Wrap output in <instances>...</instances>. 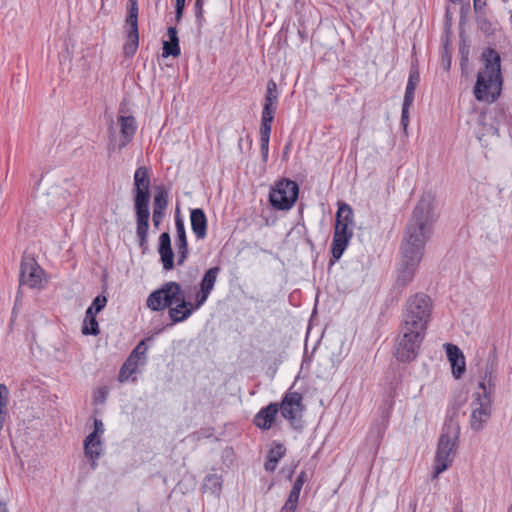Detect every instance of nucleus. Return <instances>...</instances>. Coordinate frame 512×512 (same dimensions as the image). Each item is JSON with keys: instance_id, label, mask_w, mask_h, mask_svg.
Segmentation results:
<instances>
[{"instance_id": "29", "label": "nucleus", "mask_w": 512, "mask_h": 512, "mask_svg": "<svg viewBox=\"0 0 512 512\" xmlns=\"http://www.w3.org/2000/svg\"><path fill=\"white\" fill-rule=\"evenodd\" d=\"M168 206V192L163 186H157L153 197V212L164 213Z\"/></svg>"}, {"instance_id": "37", "label": "nucleus", "mask_w": 512, "mask_h": 512, "mask_svg": "<svg viewBox=\"0 0 512 512\" xmlns=\"http://www.w3.org/2000/svg\"><path fill=\"white\" fill-rule=\"evenodd\" d=\"M298 506V502H295L287 498L285 504L281 508L280 512H295Z\"/></svg>"}, {"instance_id": "32", "label": "nucleus", "mask_w": 512, "mask_h": 512, "mask_svg": "<svg viewBox=\"0 0 512 512\" xmlns=\"http://www.w3.org/2000/svg\"><path fill=\"white\" fill-rule=\"evenodd\" d=\"M306 481H307V474L305 471H301L292 486V489L288 495V498L295 502H298L301 489Z\"/></svg>"}, {"instance_id": "35", "label": "nucleus", "mask_w": 512, "mask_h": 512, "mask_svg": "<svg viewBox=\"0 0 512 512\" xmlns=\"http://www.w3.org/2000/svg\"><path fill=\"white\" fill-rule=\"evenodd\" d=\"M186 0H176L175 4V21L180 23L183 17Z\"/></svg>"}, {"instance_id": "19", "label": "nucleus", "mask_w": 512, "mask_h": 512, "mask_svg": "<svg viewBox=\"0 0 512 512\" xmlns=\"http://www.w3.org/2000/svg\"><path fill=\"white\" fill-rule=\"evenodd\" d=\"M496 371L497 362L495 358H489L485 363L484 374L478 384L477 391H479L480 394L492 395L495 388Z\"/></svg>"}, {"instance_id": "22", "label": "nucleus", "mask_w": 512, "mask_h": 512, "mask_svg": "<svg viewBox=\"0 0 512 512\" xmlns=\"http://www.w3.org/2000/svg\"><path fill=\"white\" fill-rule=\"evenodd\" d=\"M278 411L279 405L277 403H270L266 407L260 409V411L255 415L254 424L262 430L270 429Z\"/></svg>"}, {"instance_id": "31", "label": "nucleus", "mask_w": 512, "mask_h": 512, "mask_svg": "<svg viewBox=\"0 0 512 512\" xmlns=\"http://www.w3.org/2000/svg\"><path fill=\"white\" fill-rule=\"evenodd\" d=\"M202 489L204 492H209L213 495L219 496L222 489V479L217 474H209L204 478Z\"/></svg>"}, {"instance_id": "8", "label": "nucleus", "mask_w": 512, "mask_h": 512, "mask_svg": "<svg viewBox=\"0 0 512 512\" xmlns=\"http://www.w3.org/2000/svg\"><path fill=\"white\" fill-rule=\"evenodd\" d=\"M426 333L418 332L414 329H407L401 326L398 339L395 344L394 356L398 361H413L420 350V346Z\"/></svg>"}, {"instance_id": "21", "label": "nucleus", "mask_w": 512, "mask_h": 512, "mask_svg": "<svg viewBox=\"0 0 512 512\" xmlns=\"http://www.w3.org/2000/svg\"><path fill=\"white\" fill-rule=\"evenodd\" d=\"M158 253L165 270L174 268V254L171 248V237L168 232H163L159 237Z\"/></svg>"}, {"instance_id": "20", "label": "nucleus", "mask_w": 512, "mask_h": 512, "mask_svg": "<svg viewBox=\"0 0 512 512\" xmlns=\"http://www.w3.org/2000/svg\"><path fill=\"white\" fill-rule=\"evenodd\" d=\"M446 354L452 368V374L456 379L462 377L466 370V362L463 352L454 344L447 343L444 345Z\"/></svg>"}, {"instance_id": "28", "label": "nucleus", "mask_w": 512, "mask_h": 512, "mask_svg": "<svg viewBox=\"0 0 512 512\" xmlns=\"http://www.w3.org/2000/svg\"><path fill=\"white\" fill-rule=\"evenodd\" d=\"M420 82V74L417 69H411L406 85L404 100L407 104L414 102V93Z\"/></svg>"}, {"instance_id": "44", "label": "nucleus", "mask_w": 512, "mask_h": 512, "mask_svg": "<svg viewBox=\"0 0 512 512\" xmlns=\"http://www.w3.org/2000/svg\"><path fill=\"white\" fill-rule=\"evenodd\" d=\"M99 398H102L104 400L105 395H99Z\"/></svg>"}, {"instance_id": "45", "label": "nucleus", "mask_w": 512, "mask_h": 512, "mask_svg": "<svg viewBox=\"0 0 512 512\" xmlns=\"http://www.w3.org/2000/svg\"><path fill=\"white\" fill-rule=\"evenodd\" d=\"M99 398H102L104 400L105 395H99Z\"/></svg>"}, {"instance_id": "38", "label": "nucleus", "mask_w": 512, "mask_h": 512, "mask_svg": "<svg viewBox=\"0 0 512 512\" xmlns=\"http://www.w3.org/2000/svg\"><path fill=\"white\" fill-rule=\"evenodd\" d=\"M104 424L100 419H94V430L90 434H95V436H100L104 434Z\"/></svg>"}, {"instance_id": "14", "label": "nucleus", "mask_w": 512, "mask_h": 512, "mask_svg": "<svg viewBox=\"0 0 512 512\" xmlns=\"http://www.w3.org/2000/svg\"><path fill=\"white\" fill-rule=\"evenodd\" d=\"M279 409L281 415L289 421L291 426L297 428V422L305 409L302 394L289 390L284 395Z\"/></svg>"}, {"instance_id": "42", "label": "nucleus", "mask_w": 512, "mask_h": 512, "mask_svg": "<svg viewBox=\"0 0 512 512\" xmlns=\"http://www.w3.org/2000/svg\"><path fill=\"white\" fill-rule=\"evenodd\" d=\"M381 437H382V434H381V432L379 431V432H378V439H379V438H381Z\"/></svg>"}, {"instance_id": "36", "label": "nucleus", "mask_w": 512, "mask_h": 512, "mask_svg": "<svg viewBox=\"0 0 512 512\" xmlns=\"http://www.w3.org/2000/svg\"><path fill=\"white\" fill-rule=\"evenodd\" d=\"M204 3H205V1L195 0L194 9H195V16H196L198 22H201V20L203 19Z\"/></svg>"}, {"instance_id": "39", "label": "nucleus", "mask_w": 512, "mask_h": 512, "mask_svg": "<svg viewBox=\"0 0 512 512\" xmlns=\"http://www.w3.org/2000/svg\"><path fill=\"white\" fill-rule=\"evenodd\" d=\"M164 216V213L152 212V222L156 229L159 228Z\"/></svg>"}, {"instance_id": "7", "label": "nucleus", "mask_w": 512, "mask_h": 512, "mask_svg": "<svg viewBox=\"0 0 512 512\" xmlns=\"http://www.w3.org/2000/svg\"><path fill=\"white\" fill-rule=\"evenodd\" d=\"M353 223V211L351 207L342 203L336 213V223L331 244V252L335 261L339 260L352 238V230L349 225Z\"/></svg>"}, {"instance_id": "12", "label": "nucleus", "mask_w": 512, "mask_h": 512, "mask_svg": "<svg viewBox=\"0 0 512 512\" xmlns=\"http://www.w3.org/2000/svg\"><path fill=\"white\" fill-rule=\"evenodd\" d=\"M138 0H128L127 15L125 25L127 27V40L123 47L125 56L132 57L136 53L139 45L138 31Z\"/></svg>"}, {"instance_id": "9", "label": "nucleus", "mask_w": 512, "mask_h": 512, "mask_svg": "<svg viewBox=\"0 0 512 512\" xmlns=\"http://www.w3.org/2000/svg\"><path fill=\"white\" fill-rule=\"evenodd\" d=\"M185 297L181 285L175 281L165 282L147 298L146 305L152 311H163Z\"/></svg>"}, {"instance_id": "1", "label": "nucleus", "mask_w": 512, "mask_h": 512, "mask_svg": "<svg viewBox=\"0 0 512 512\" xmlns=\"http://www.w3.org/2000/svg\"><path fill=\"white\" fill-rule=\"evenodd\" d=\"M436 220L434 197L431 193H424L413 210L401 242V260L394 284L399 293L412 282Z\"/></svg>"}, {"instance_id": "40", "label": "nucleus", "mask_w": 512, "mask_h": 512, "mask_svg": "<svg viewBox=\"0 0 512 512\" xmlns=\"http://www.w3.org/2000/svg\"><path fill=\"white\" fill-rule=\"evenodd\" d=\"M473 2H474V9H475V11L480 10L482 8V6L485 5V3H481L480 0H474Z\"/></svg>"}, {"instance_id": "24", "label": "nucleus", "mask_w": 512, "mask_h": 512, "mask_svg": "<svg viewBox=\"0 0 512 512\" xmlns=\"http://www.w3.org/2000/svg\"><path fill=\"white\" fill-rule=\"evenodd\" d=\"M118 123L120 125L121 133L119 149H122L133 139L137 126L133 116H120L118 118Z\"/></svg>"}, {"instance_id": "10", "label": "nucleus", "mask_w": 512, "mask_h": 512, "mask_svg": "<svg viewBox=\"0 0 512 512\" xmlns=\"http://www.w3.org/2000/svg\"><path fill=\"white\" fill-rule=\"evenodd\" d=\"M298 184L290 179L278 181L269 193V202L276 210H289L297 201Z\"/></svg>"}, {"instance_id": "25", "label": "nucleus", "mask_w": 512, "mask_h": 512, "mask_svg": "<svg viewBox=\"0 0 512 512\" xmlns=\"http://www.w3.org/2000/svg\"><path fill=\"white\" fill-rule=\"evenodd\" d=\"M167 35L169 40L163 41L162 56L163 57H178L181 53L179 38L177 35V29L174 26H170L167 29Z\"/></svg>"}, {"instance_id": "15", "label": "nucleus", "mask_w": 512, "mask_h": 512, "mask_svg": "<svg viewBox=\"0 0 512 512\" xmlns=\"http://www.w3.org/2000/svg\"><path fill=\"white\" fill-rule=\"evenodd\" d=\"M152 338H147L141 340L135 348L130 353L127 360L124 362L120 369L119 379L120 381L126 380L131 374L136 372V369L139 364H144L146 361V353L148 350V346L146 344L147 341H150Z\"/></svg>"}, {"instance_id": "2", "label": "nucleus", "mask_w": 512, "mask_h": 512, "mask_svg": "<svg viewBox=\"0 0 512 512\" xmlns=\"http://www.w3.org/2000/svg\"><path fill=\"white\" fill-rule=\"evenodd\" d=\"M132 189L136 220V236L142 250L148 248V232L150 220V172L145 166L136 169Z\"/></svg>"}, {"instance_id": "4", "label": "nucleus", "mask_w": 512, "mask_h": 512, "mask_svg": "<svg viewBox=\"0 0 512 512\" xmlns=\"http://www.w3.org/2000/svg\"><path fill=\"white\" fill-rule=\"evenodd\" d=\"M459 434L460 427L458 422L452 418L446 420L438 440L432 479L438 478L442 472L452 465L457 450Z\"/></svg>"}, {"instance_id": "26", "label": "nucleus", "mask_w": 512, "mask_h": 512, "mask_svg": "<svg viewBox=\"0 0 512 512\" xmlns=\"http://www.w3.org/2000/svg\"><path fill=\"white\" fill-rule=\"evenodd\" d=\"M286 447L280 442H274L273 446L269 449L264 468L267 472H274L279 461L285 456Z\"/></svg>"}, {"instance_id": "16", "label": "nucleus", "mask_w": 512, "mask_h": 512, "mask_svg": "<svg viewBox=\"0 0 512 512\" xmlns=\"http://www.w3.org/2000/svg\"><path fill=\"white\" fill-rule=\"evenodd\" d=\"M221 272L219 266H213L205 271L196 293L197 306H203L211 295Z\"/></svg>"}, {"instance_id": "11", "label": "nucleus", "mask_w": 512, "mask_h": 512, "mask_svg": "<svg viewBox=\"0 0 512 512\" xmlns=\"http://www.w3.org/2000/svg\"><path fill=\"white\" fill-rule=\"evenodd\" d=\"M20 286H27L32 289H41L46 283L45 271L37 263L34 257L24 255L20 266Z\"/></svg>"}, {"instance_id": "34", "label": "nucleus", "mask_w": 512, "mask_h": 512, "mask_svg": "<svg viewBox=\"0 0 512 512\" xmlns=\"http://www.w3.org/2000/svg\"><path fill=\"white\" fill-rule=\"evenodd\" d=\"M413 103H406L403 101L402 112H401V125L404 129L407 128L409 122V108Z\"/></svg>"}, {"instance_id": "41", "label": "nucleus", "mask_w": 512, "mask_h": 512, "mask_svg": "<svg viewBox=\"0 0 512 512\" xmlns=\"http://www.w3.org/2000/svg\"><path fill=\"white\" fill-rule=\"evenodd\" d=\"M89 459L91 460V468H92V469H95V468H96V466H97V460H98L99 458H89Z\"/></svg>"}, {"instance_id": "23", "label": "nucleus", "mask_w": 512, "mask_h": 512, "mask_svg": "<svg viewBox=\"0 0 512 512\" xmlns=\"http://www.w3.org/2000/svg\"><path fill=\"white\" fill-rule=\"evenodd\" d=\"M191 229L197 240H203L207 236V217L201 208L192 209L190 212Z\"/></svg>"}, {"instance_id": "33", "label": "nucleus", "mask_w": 512, "mask_h": 512, "mask_svg": "<svg viewBox=\"0 0 512 512\" xmlns=\"http://www.w3.org/2000/svg\"><path fill=\"white\" fill-rule=\"evenodd\" d=\"M107 304V298L104 295H98L94 298L91 305L87 308L93 312L94 315L102 311Z\"/></svg>"}, {"instance_id": "27", "label": "nucleus", "mask_w": 512, "mask_h": 512, "mask_svg": "<svg viewBox=\"0 0 512 512\" xmlns=\"http://www.w3.org/2000/svg\"><path fill=\"white\" fill-rule=\"evenodd\" d=\"M84 452L88 458H100L103 452V441L100 436L89 434L84 440Z\"/></svg>"}, {"instance_id": "13", "label": "nucleus", "mask_w": 512, "mask_h": 512, "mask_svg": "<svg viewBox=\"0 0 512 512\" xmlns=\"http://www.w3.org/2000/svg\"><path fill=\"white\" fill-rule=\"evenodd\" d=\"M492 398L486 394L476 391L472 395L470 426L474 431L483 429L484 424L491 417Z\"/></svg>"}, {"instance_id": "17", "label": "nucleus", "mask_w": 512, "mask_h": 512, "mask_svg": "<svg viewBox=\"0 0 512 512\" xmlns=\"http://www.w3.org/2000/svg\"><path fill=\"white\" fill-rule=\"evenodd\" d=\"M176 239L175 246L177 249V264L183 265L189 255V247L185 224L180 215L175 216Z\"/></svg>"}, {"instance_id": "5", "label": "nucleus", "mask_w": 512, "mask_h": 512, "mask_svg": "<svg viewBox=\"0 0 512 512\" xmlns=\"http://www.w3.org/2000/svg\"><path fill=\"white\" fill-rule=\"evenodd\" d=\"M431 298L424 293H416L410 296L405 304L402 314L401 326L426 333L432 313Z\"/></svg>"}, {"instance_id": "43", "label": "nucleus", "mask_w": 512, "mask_h": 512, "mask_svg": "<svg viewBox=\"0 0 512 512\" xmlns=\"http://www.w3.org/2000/svg\"><path fill=\"white\" fill-rule=\"evenodd\" d=\"M508 512H512V505L508 508Z\"/></svg>"}, {"instance_id": "30", "label": "nucleus", "mask_w": 512, "mask_h": 512, "mask_svg": "<svg viewBox=\"0 0 512 512\" xmlns=\"http://www.w3.org/2000/svg\"><path fill=\"white\" fill-rule=\"evenodd\" d=\"M81 332L83 335L96 336L100 333L99 324L96 319V315L90 310H86L85 317L83 320Z\"/></svg>"}, {"instance_id": "6", "label": "nucleus", "mask_w": 512, "mask_h": 512, "mask_svg": "<svg viewBox=\"0 0 512 512\" xmlns=\"http://www.w3.org/2000/svg\"><path fill=\"white\" fill-rule=\"evenodd\" d=\"M278 100L279 93L276 82L274 80H269L264 96L260 125L261 157L264 163L268 161L270 134L272 122L278 106Z\"/></svg>"}, {"instance_id": "18", "label": "nucleus", "mask_w": 512, "mask_h": 512, "mask_svg": "<svg viewBox=\"0 0 512 512\" xmlns=\"http://www.w3.org/2000/svg\"><path fill=\"white\" fill-rule=\"evenodd\" d=\"M201 306H197V299L195 303L187 301L184 297L179 302L168 308V315L173 324L186 321L195 310H198Z\"/></svg>"}, {"instance_id": "3", "label": "nucleus", "mask_w": 512, "mask_h": 512, "mask_svg": "<svg viewBox=\"0 0 512 512\" xmlns=\"http://www.w3.org/2000/svg\"><path fill=\"white\" fill-rule=\"evenodd\" d=\"M485 69L478 73L474 87V96L478 101L494 102L501 93V57L492 48L482 53Z\"/></svg>"}]
</instances>
